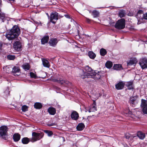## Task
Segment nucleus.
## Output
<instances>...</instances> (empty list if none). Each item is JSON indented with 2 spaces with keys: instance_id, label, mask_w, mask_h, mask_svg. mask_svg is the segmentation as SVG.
<instances>
[{
  "instance_id": "6",
  "label": "nucleus",
  "mask_w": 147,
  "mask_h": 147,
  "mask_svg": "<svg viewBox=\"0 0 147 147\" xmlns=\"http://www.w3.org/2000/svg\"><path fill=\"white\" fill-rule=\"evenodd\" d=\"M93 73L91 75H88V78H92L96 80L100 78L102 74L100 72H95L94 71Z\"/></svg>"
},
{
  "instance_id": "31",
  "label": "nucleus",
  "mask_w": 147,
  "mask_h": 147,
  "mask_svg": "<svg viewBox=\"0 0 147 147\" xmlns=\"http://www.w3.org/2000/svg\"><path fill=\"white\" fill-rule=\"evenodd\" d=\"M113 68L114 69L117 70H119L123 69L121 65L120 64H115L114 65Z\"/></svg>"
},
{
  "instance_id": "47",
  "label": "nucleus",
  "mask_w": 147,
  "mask_h": 147,
  "mask_svg": "<svg viewBox=\"0 0 147 147\" xmlns=\"http://www.w3.org/2000/svg\"><path fill=\"white\" fill-rule=\"evenodd\" d=\"M2 46V44L1 42H0V50L1 49Z\"/></svg>"
},
{
  "instance_id": "16",
  "label": "nucleus",
  "mask_w": 147,
  "mask_h": 147,
  "mask_svg": "<svg viewBox=\"0 0 147 147\" xmlns=\"http://www.w3.org/2000/svg\"><path fill=\"white\" fill-rule=\"evenodd\" d=\"M137 97L136 96L130 98L129 102L131 104L135 105L138 103Z\"/></svg>"
},
{
  "instance_id": "51",
  "label": "nucleus",
  "mask_w": 147,
  "mask_h": 147,
  "mask_svg": "<svg viewBox=\"0 0 147 147\" xmlns=\"http://www.w3.org/2000/svg\"><path fill=\"white\" fill-rule=\"evenodd\" d=\"M146 99H147V96H146Z\"/></svg>"
},
{
  "instance_id": "32",
  "label": "nucleus",
  "mask_w": 147,
  "mask_h": 147,
  "mask_svg": "<svg viewBox=\"0 0 147 147\" xmlns=\"http://www.w3.org/2000/svg\"><path fill=\"white\" fill-rule=\"evenodd\" d=\"M34 107L36 109H40L42 107V104L39 102H36L34 104Z\"/></svg>"
},
{
  "instance_id": "46",
  "label": "nucleus",
  "mask_w": 147,
  "mask_h": 147,
  "mask_svg": "<svg viewBox=\"0 0 147 147\" xmlns=\"http://www.w3.org/2000/svg\"><path fill=\"white\" fill-rule=\"evenodd\" d=\"M90 20L87 18H86V21L88 22V23H89L90 22Z\"/></svg>"
},
{
  "instance_id": "29",
  "label": "nucleus",
  "mask_w": 147,
  "mask_h": 147,
  "mask_svg": "<svg viewBox=\"0 0 147 147\" xmlns=\"http://www.w3.org/2000/svg\"><path fill=\"white\" fill-rule=\"evenodd\" d=\"M88 55L90 58L93 59H94L96 56L95 54L91 51H90L88 52Z\"/></svg>"
},
{
  "instance_id": "24",
  "label": "nucleus",
  "mask_w": 147,
  "mask_h": 147,
  "mask_svg": "<svg viewBox=\"0 0 147 147\" xmlns=\"http://www.w3.org/2000/svg\"><path fill=\"white\" fill-rule=\"evenodd\" d=\"M84 127V124L82 123H80L77 126V129L78 130L81 131L82 130Z\"/></svg>"
},
{
  "instance_id": "9",
  "label": "nucleus",
  "mask_w": 147,
  "mask_h": 147,
  "mask_svg": "<svg viewBox=\"0 0 147 147\" xmlns=\"http://www.w3.org/2000/svg\"><path fill=\"white\" fill-rule=\"evenodd\" d=\"M50 18V22L53 24H55L56 22L53 20H57L58 19L57 13L56 12H54L52 13L51 15Z\"/></svg>"
},
{
  "instance_id": "26",
  "label": "nucleus",
  "mask_w": 147,
  "mask_h": 147,
  "mask_svg": "<svg viewBox=\"0 0 147 147\" xmlns=\"http://www.w3.org/2000/svg\"><path fill=\"white\" fill-rule=\"evenodd\" d=\"M23 68L26 71L29 70L30 67V65L28 63L24 64L22 65Z\"/></svg>"
},
{
  "instance_id": "39",
  "label": "nucleus",
  "mask_w": 147,
  "mask_h": 147,
  "mask_svg": "<svg viewBox=\"0 0 147 147\" xmlns=\"http://www.w3.org/2000/svg\"><path fill=\"white\" fill-rule=\"evenodd\" d=\"M4 96H5V98H7L8 96L9 95L10 92L8 89H7L4 92Z\"/></svg>"
},
{
  "instance_id": "15",
  "label": "nucleus",
  "mask_w": 147,
  "mask_h": 147,
  "mask_svg": "<svg viewBox=\"0 0 147 147\" xmlns=\"http://www.w3.org/2000/svg\"><path fill=\"white\" fill-rule=\"evenodd\" d=\"M97 108L95 101L93 102L92 105L90 106L89 107V112H94L97 110Z\"/></svg>"
},
{
  "instance_id": "53",
  "label": "nucleus",
  "mask_w": 147,
  "mask_h": 147,
  "mask_svg": "<svg viewBox=\"0 0 147 147\" xmlns=\"http://www.w3.org/2000/svg\"><path fill=\"white\" fill-rule=\"evenodd\" d=\"M53 128H55V127H53Z\"/></svg>"
},
{
  "instance_id": "20",
  "label": "nucleus",
  "mask_w": 147,
  "mask_h": 147,
  "mask_svg": "<svg viewBox=\"0 0 147 147\" xmlns=\"http://www.w3.org/2000/svg\"><path fill=\"white\" fill-rule=\"evenodd\" d=\"M49 37L48 36H46L43 37L41 39V42L42 44H44L48 42Z\"/></svg>"
},
{
  "instance_id": "19",
  "label": "nucleus",
  "mask_w": 147,
  "mask_h": 147,
  "mask_svg": "<svg viewBox=\"0 0 147 147\" xmlns=\"http://www.w3.org/2000/svg\"><path fill=\"white\" fill-rule=\"evenodd\" d=\"M137 62V59L135 58H133L130 60L128 62H127V65L128 66L136 64Z\"/></svg>"
},
{
  "instance_id": "22",
  "label": "nucleus",
  "mask_w": 147,
  "mask_h": 147,
  "mask_svg": "<svg viewBox=\"0 0 147 147\" xmlns=\"http://www.w3.org/2000/svg\"><path fill=\"white\" fill-rule=\"evenodd\" d=\"M48 111L49 113L51 115H54L56 113V110L53 107L49 108L48 109Z\"/></svg>"
},
{
  "instance_id": "30",
  "label": "nucleus",
  "mask_w": 147,
  "mask_h": 147,
  "mask_svg": "<svg viewBox=\"0 0 147 147\" xmlns=\"http://www.w3.org/2000/svg\"><path fill=\"white\" fill-rule=\"evenodd\" d=\"M92 13L94 18L97 17H98L99 15V12L96 10L93 11L92 12Z\"/></svg>"
},
{
  "instance_id": "34",
  "label": "nucleus",
  "mask_w": 147,
  "mask_h": 147,
  "mask_svg": "<svg viewBox=\"0 0 147 147\" xmlns=\"http://www.w3.org/2000/svg\"><path fill=\"white\" fill-rule=\"evenodd\" d=\"M100 53L101 55L104 56L107 53L106 50L104 49H101L100 51Z\"/></svg>"
},
{
  "instance_id": "5",
  "label": "nucleus",
  "mask_w": 147,
  "mask_h": 147,
  "mask_svg": "<svg viewBox=\"0 0 147 147\" xmlns=\"http://www.w3.org/2000/svg\"><path fill=\"white\" fill-rule=\"evenodd\" d=\"M8 130V127L6 126L3 125L0 127V135L5 140L6 139V136Z\"/></svg>"
},
{
  "instance_id": "41",
  "label": "nucleus",
  "mask_w": 147,
  "mask_h": 147,
  "mask_svg": "<svg viewBox=\"0 0 147 147\" xmlns=\"http://www.w3.org/2000/svg\"><path fill=\"white\" fill-rule=\"evenodd\" d=\"M47 125L49 126H55L56 125V124L55 123H48L47 124Z\"/></svg>"
},
{
  "instance_id": "21",
  "label": "nucleus",
  "mask_w": 147,
  "mask_h": 147,
  "mask_svg": "<svg viewBox=\"0 0 147 147\" xmlns=\"http://www.w3.org/2000/svg\"><path fill=\"white\" fill-rule=\"evenodd\" d=\"M42 64L44 67L47 68H49L50 67V65L49 62L47 60L43 59L42 60Z\"/></svg>"
},
{
  "instance_id": "36",
  "label": "nucleus",
  "mask_w": 147,
  "mask_h": 147,
  "mask_svg": "<svg viewBox=\"0 0 147 147\" xmlns=\"http://www.w3.org/2000/svg\"><path fill=\"white\" fill-rule=\"evenodd\" d=\"M44 132L47 134L49 136H51L53 134V133L52 131H49L48 130H44Z\"/></svg>"
},
{
  "instance_id": "37",
  "label": "nucleus",
  "mask_w": 147,
  "mask_h": 147,
  "mask_svg": "<svg viewBox=\"0 0 147 147\" xmlns=\"http://www.w3.org/2000/svg\"><path fill=\"white\" fill-rule=\"evenodd\" d=\"M7 59L10 60H13L15 58V57L14 55H8L7 56Z\"/></svg>"
},
{
  "instance_id": "1",
  "label": "nucleus",
  "mask_w": 147,
  "mask_h": 147,
  "mask_svg": "<svg viewBox=\"0 0 147 147\" xmlns=\"http://www.w3.org/2000/svg\"><path fill=\"white\" fill-rule=\"evenodd\" d=\"M20 33L19 28L18 26L15 25L11 30L7 31L5 36L9 40H12L18 37Z\"/></svg>"
},
{
  "instance_id": "45",
  "label": "nucleus",
  "mask_w": 147,
  "mask_h": 147,
  "mask_svg": "<svg viewBox=\"0 0 147 147\" xmlns=\"http://www.w3.org/2000/svg\"><path fill=\"white\" fill-rule=\"evenodd\" d=\"M64 16L67 18L70 19V18L68 14H65L64 15Z\"/></svg>"
},
{
  "instance_id": "49",
  "label": "nucleus",
  "mask_w": 147,
  "mask_h": 147,
  "mask_svg": "<svg viewBox=\"0 0 147 147\" xmlns=\"http://www.w3.org/2000/svg\"><path fill=\"white\" fill-rule=\"evenodd\" d=\"M61 138H62L63 140L64 141H65V139H64V138L63 137H61Z\"/></svg>"
},
{
  "instance_id": "52",
  "label": "nucleus",
  "mask_w": 147,
  "mask_h": 147,
  "mask_svg": "<svg viewBox=\"0 0 147 147\" xmlns=\"http://www.w3.org/2000/svg\"><path fill=\"white\" fill-rule=\"evenodd\" d=\"M1 17H0V20H1Z\"/></svg>"
},
{
  "instance_id": "43",
  "label": "nucleus",
  "mask_w": 147,
  "mask_h": 147,
  "mask_svg": "<svg viewBox=\"0 0 147 147\" xmlns=\"http://www.w3.org/2000/svg\"><path fill=\"white\" fill-rule=\"evenodd\" d=\"M126 114L127 113H128L129 115H131L132 114V112L131 111H129V110H128L127 112L125 113Z\"/></svg>"
},
{
  "instance_id": "10",
  "label": "nucleus",
  "mask_w": 147,
  "mask_h": 147,
  "mask_svg": "<svg viewBox=\"0 0 147 147\" xmlns=\"http://www.w3.org/2000/svg\"><path fill=\"white\" fill-rule=\"evenodd\" d=\"M21 45L20 42L18 41H16L13 44V48L14 49L17 51L21 50Z\"/></svg>"
},
{
  "instance_id": "3",
  "label": "nucleus",
  "mask_w": 147,
  "mask_h": 147,
  "mask_svg": "<svg viewBox=\"0 0 147 147\" xmlns=\"http://www.w3.org/2000/svg\"><path fill=\"white\" fill-rule=\"evenodd\" d=\"M32 137L31 139V141L32 142H34L42 138L43 136L44 133L42 132L38 133L33 132L32 134Z\"/></svg>"
},
{
  "instance_id": "48",
  "label": "nucleus",
  "mask_w": 147,
  "mask_h": 147,
  "mask_svg": "<svg viewBox=\"0 0 147 147\" xmlns=\"http://www.w3.org/2000/svg\"><path fill=\"white\" fill-rule=\"evenodd\" d=\"M8 0L9 1H11L12 2H13L15 1V0Z\"/></svg>"
},
{
  "instance_id": "50",
  "label": "nucleus",
  "mask_w": 147,
  "mask_h": 147,
  "mask_svg": "<svg viewBox=\"0 0 147 147\" xmlns=\"http://www.w3.org/2000/svg\"><path fill=\"white\" fill-rule=\"evenodd\" d=\"M47 16H48L49 17V15H48V13H47Z\"/></svg>"
},
{
  "instance_id": "40",
  "label": "nucleus",
  "mask_w": 147,
  "mask_h": 147,
  "mask_svg": "<svg viewBox=\"0 0 147 147\" xmlns=\"http://www.w3.org/2000/svg\"><path fill=\"white\" fill-rule=\"evenodd\" d=\"M30 77L32 78H36V75L33 72H31L30 73Z\"/></svg>"
},
{
  "instance_id": "13",
  "label": "nucleus",
  "mask_w": 147,
  "mask_h": 147,
  "mask_svg": "<svg viewBox=\"0 0 147 147\" xmlns=\"http://www.w3.org/2000/svg\"><path fill=\"white\" fill-rule=\"evenodd\" d=\"M125 83L122 82H119L115 85V88L118 90L122 89Z\"/></svg>"
},
{
  "instance_id": "12",
  "label": "nucleus",
  "mask_w": 147,
  "mask_h": 147,
  "mask_svg": "<svg viewBox=\"0 0 147 147\" xmlns=\"http://www.w3.org/2000/svg\"><path fill=\"white\" fill-rule=\"evenodd\" d=\"M58 40L56 38H52L49 41V43L51 46L54 47L57 45Z\"/></svg>"
},
{
  "instance_id": "4",
  "label": "nucleus",
  "mask_w": 147,
  "mask_h": 147,
  "mask_svg": "<svg viewBox=\"0 0 147 147\" xmlns=\"http://www.w3.org/2000/svg\"><path fill=\"white\" fill-rule=\"evenodd\" d=\"M125 27V20L124 19L122 18L119 20L115 25V27L118 29H123Z\"/></svg>"
},
{
  "instance_id": "28",
  "label": "nucleus",
  "mask_w": 147,
  "mask_h": 147,
  "mask_svg": "<svg viewBox=\"0 0 147 147\" xmlns=\"http://www.w3.org/2000/svg\"><path fill=\"white\" fill-rule=\"evenodd\" d=\"M29 141V139L27 137L24 138L22 140V142L24 144H28Z\"/></svg>"
},
{
  "instance_id": "42",
  "label": "nucleus",
  "mask_w": 147,
  "mask_h": 147,
  "mask_svg": "<svg viewBox=\"0 0 147 147\" xmlns=\"http://www.w3.org/2000/svg\"><path fill=\"white\" fill-rule=\"evenodd\" d=\"M143 17L144 19L147 20V12L143 14Z\"/></svg>"
},
{
  "instance_id": "7",
  "label": "nucleus",
  "mask_w": 147,
  "mask_h": 147,
  "mask_svg": "<svg viewBox=\"0 0 147 147\" xmlns=\"http://www.w3.org/2000/svg\"><path fill=\"white\" fill-rule=\"evenodd\" d=\"M141 107L142 109V111L144 114H147V104L146 100L143 99L141 100Z\"/></svg>"
},
{
  "instance_id": "44",
  "label": "nucleus",
  "mask_w": 147,
  "mask_h": 147,
  "mask_svg": "<svg viewBox=\"0 0 147 147\" xmlns=\"http://www.w3.org/2000/svg\"><path fill=\"white\" fill-rule=\"evenodd\" d=\"M125 138L126 139H129L130 138V136L129 134H126L125 135Z\"/></svg>"
},
{
  "instance_id": "33",
  "label": "nucleus",
  "mask_w": 147,
  "mask_h": 147,
  "mask_svg": "<svg viewBox=\"0 0 147 147\" xmlns=\"http://www.w3.org/2000/svg\"><path fill=\"white\" fill-rule=\"evenodd\" d=\"M113 66V63L110 61H107L105 64L106 67L108 68H110Z\"/></svg>"
},
{
  "instance_id": "11",
  "label": "nucleus",
  "mask_w": 147,
  "mask_h": 147,
  "mask_svg": "<svg viewBox=\"0 0 147 147\" xmlns=\"http://www.w3.org/2000/svg\"><path fill=\"white\" fill-rule=\"evenodd\" d=\"M78 113L75 111H73L71 114V117L72 119L76 120L79 117Z\"/></svg>"
},
{
  "instance_id": "14",
  "label": "nucleus",
  "mask_w": 147,
  "mask_h": 147,
  "mask_svg": "<svg viewBox=\"0 0 147 147\" xmlns=\"http://www.w3.org/2000/svg\"><path fill=\"white\" fill-rule=\"evenodd\" d=\"M55 81L62 84H65L67 85H69L71 84L70 82L68 81L63 80L61 79L55 80Z\"/></svg>"
},
{
  "instance_id": "27",
  "label": "nucleus",
  "mask_w": 147,
  "mask_h": 147,
  "mask_svg": "<svg viewBox=\"0 0 147 147\" xmlns=\"http://www.w3.org/2000/svg\"><path fill=\"white\" fill-rule=\"evenodd\" d=\"M12 68L9 66H6L4 68V70L7 73H9L12 72L11 70H12Z\"/></svg>"
},
{
  "instance_id": "2",
  "label": "nucleus",
  "mask_w": 147,
  "mask_h": 147,
  "mask_svg": "<svg viewBox=\"0 0 147 147\" xmlns=\"http://www.w3.org/2000/svg\"><path fill=\"white\" fill-rule=\"evenodd\" d=\"M85 69L87 72H84L83 70H81L80 72L83 75L80 74V77L82 79H84L85 78H88V75H91L93 72L94 71L92 69L91 67L88 66H86L85 67Z\"/></svg>"
},
{
  "instance_id": "23",
  "label": "nucleus",
  "mask_w": 147,
  "mask_h": 147,
  "mask_svg": "<svg viewBox=\"0 0 147 147\" xmlns=\"http://www.w3.org/2000/svg\"><path fill=\"white\" fill-rule=\"evenodd\" d=\"M138 136L141 139L143 140L145 137V134L141 131H138L137 133Z\"/></svg>"
},
{
  "instance_id": "17",
  "label": "nucleus",
  "mask_w": 147,
  "mask_h": 147,
  "mask_svg": "<svg viewBox=\"0 0 147 147\" xmlns=\"http://www.w3.org/2000/svg\"><path fill=\"white\" fill-rule=\"evenodd\" d=\"M20 70V69L19 67H14L12 68V73L14 74V75L15 76H18L19 75L18 74L19 73Z\"/></svg>"
},
{
  "instance_id": "35",
  "label": "nucleus",
  "mask_w": 147,
  "mask_h": 147,
  "mask_svg": "<svg viewBox=\"0 0 147 147\" xmlns=\"http://www.w3.org/2000/svg\"><path fill=\"white\" fill-rule=\"evenodd\" d=\"M125 15V11L123 10H121L119 11V16L121 17H124Z\"/></svg>"
},
{
  "instance_id": "38",
  "label": "nucleus",
  "mask_w": 147,
  "mask_h": 147,
  "mask_svg": "<svg viewBox=\"0 0 147 147\" xmlns=\"http://www.w3.org/2000/svg\"><path fill=\"white\" fill-rule=\"evenodd\" d=\"M28 107L26 105H24L22 107V111L23 112H25L28 110Z\"/></svg>"
},
{
  "instance_id": "18",
  "label": "nucleus",
  "mask_w": 147,
  "mask_h": 147,
  "mask_svg": "<svg viewBox=\"0 0 147 147\" xmlns=\"http://www.w3.org/2000/svg\"><path fill=\"white\" fill-rule=\"evenodd\" d=\"M20 135L18 133H15L13 135V139L15 142L18 141L20 140Z\"/></svg>"
},
{
  "instance_id": "54",
  "label": "nucleus",
  "mask_w": 147,
  "mask_h": 147,
  "mask_svg": "<svg viewBox=\"0 0 147 147\" xmlns=\"http://www.w3.org/2000/svg\"><path fill=\"white\" fill-rule=\"evenodd\" d=\"M1 3V1H0V4Z\"/></svg>"
},
{
  "instance_id": "8",
  "label": "nucleus",
  "mask_w": 147,
  "mask_h": 147,
  "mask_svg": "<svg viewBox=\"0 0 147 147\" xmlns=\"http://www.w3.org/2000/svg\"><path fill=\"white\" fill-rule=\"evenodd\" d=\"M139 63L142 69L147 68V59L144 58L141 59Z\"/></svg>"
},
{
  "instance_id": "25",
  "label": "nucleus",
  "mask_w": 147,
  "mask_h": 147,
  "mask_svg": "<svg viewBox=\"0 0 147 147\" xmlns=\"http://www.w3.org/2000/svg\"><path fill=\"white\" fill-rule=\"evenodd\" d=\"M132 84L133 82H127L125 85L128 87V89L130 90L133 88Z\"/></svg>"
}]
</instances>
